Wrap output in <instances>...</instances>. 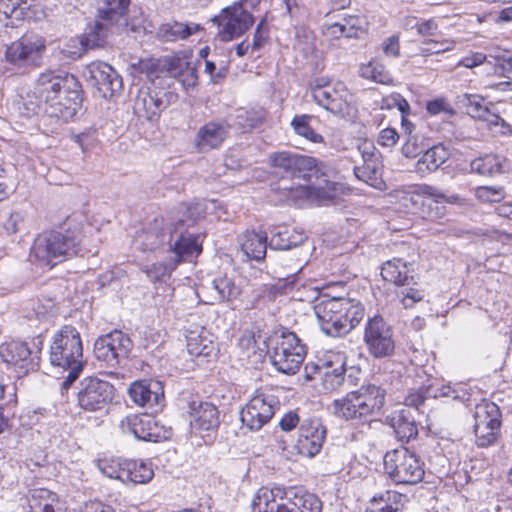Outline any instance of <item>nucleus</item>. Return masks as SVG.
<instances>
[{"label": "nucleus", "mask_w": 512, "mask_h": 512, "mask_svg": "<svg viewBox=\"0 0 512 512\" xmlns=\"http://www.w3.org/2000/svg\"><path fill=\"white\" fill-rule=\"evenodd\" d=\"M248 0H238L222 9L212 21L218 26V37L221 41L229 42L244 35L254 24L253 15L246 10Z\"/></svg>", "instance_id": "nucleus-13"}, {"label": "nucleus", "mask_w": 512, "mask_h": 512, "mask_svg": "<svg viewBox=\"0 0 512 512\" xmlns=\"http://www.w3.org/2000/svg\"><path fill=\"white\" fill-rule=\"evenodd\" d=\"M239 244L245 260L261 261L266 255L267 234L262 231H245L239 237Z\"/></svg>", "instance_id": "nucleus-30"}, {"label": "nucleus", "mask_w": 512, "mask_h": 512, "mask_svg": "<svg viewBox=\"0 0 512 512\" xmlns=\"http://www.w3.org/2000/svg\"><path fill=\"white\" fill-rule=\"evenodd\" d=\"M72 139L79 145L83 153L90 151L98 144L97 131L95 129H88L74 135Z\"/></svg>", "instance_id": "nucleus-52"}, {"label": "nucleus", "mask_w": 512, "mask_h": 512, "mask_svg": "<svg viewBox=\"0 0 512 512\" xmlns=\"http://www.w3.org/2000/svg\"><path fill=\"white\" fill-rule=\"evenodd\" d=\"M311 119L312 117L306 114L296 115L292 119L291 125L297 135L302 136L313 143H320L323 141V137L316 133L310 126L309 121Z\"/></svg>", "instance_id": "nucleus-47"}, {"label": "nucleus", "mask_w": 512, "mask_h": 512, "mask_svg": "<svg viewBox=\"0 0 512 512\" xmlns=\"http://www.w3.org/2000/svg\"><path fill=\"white\" fill-rule=\"evenodd\" d=\"M487 61V56L482 52H471L467 56L463 57L459 62L457 63L458 67H465V68H475L477 66H480L484 64Z\"/></svg>", "instance_id": "nucleus-63"}, {"label": "nucleus", "mask_w": 512, "mask_h": 512, "mask_svg": "<svg viewBox=\"0 0 512 512\" xmlns=\"http://www.w3.org/2000/svg\"><path fill=\"white\" fill-rule=\"evenodd\" d=\"M478 199L485 202H498L504 197V190L502 187L481 186L476 190Z\"/></svg>", "instance_id": "nucleus-57"}, {"label": "nucleus", "mask_w": 512, "mask_h": 512, "mask_svg": "<svg viewBox=\"0 0 512 512\" xmlns=\"http://www.w3.org/2000/svg\"><path fill=\"white\" fill-rule=\"evenodd\" d=\"M46 50L45 39L37 34H26L6 46L4 62L6 68L25 74L39 67Z\"/></svg>", "instance_id": "nucleus-8"}, {"label": "nucleus", "mask_w": 512, "mask_h": 512, "mask_svg": "<svg viewBox=\"0 0 512 512\" xmlns=\"http://www.w3.org/2000/svg\"><path fill=\"white\" fill-rule=\"evenodd\" d=\"M28 9L25 0H0V21L5 26L17 27L26 17Z\"/></svg>", "instance_id": "nucleus-37"}, {"label": "nucleus", "mask_w": 512, "mask_h": 512, "mask_svg": "<svg viewBox=\"0 0 512 512\" xmlns=\"http://www.w3.org/2000/svg\"><path fill=\"white\" fill-rule=\"evenodd\" d=\"M24 219L25 215L22 211H12L3 221L2 227L8 235L16 234L20 231Z\"/></svg>", "instance_id": "nucleus-54"}, {"label": "nucleus", "mask_w": 512, "mask_h": 512, "mask_svg": "<svg viewBox=\"0 0 512 512\" xmlns=\"http://www.w3.org/2000/svg\"><path fill=\"white\" fill-rule=\"evenodd\" d=\"M154 472L150 463L137 460H126V483L145 484L153 478Z\"/></svg>", "instance_id": "nucleus-43"}, {"label": "nucleus", "mask_w": 512, "mask_h": 512, "mask_svg": "<svg viewBox=\"0 0 512 512\" xmlns=\"http://www.w3.org/2000/svg\"><path fill=\"white\" fill-rule=\"evenodd\" d=\"M85 76L102 98H112L122 89V78L109 64L94 61L87 65Z\"/></svg>", "instance_id": "nucleus-22"}, {"label": "nucleus", "mask_w": 512, "mask_h": 512, "mask_svg": "<svg viewBox=\"0 0 512 512\" xmlns=\"http://www.w3.org/2000/svg\"><path fill=\"white\" fill-rule=\"evenodd\" d=\"M132 346L133 343L126 334L114 330L95 341L94 354L98 360L114 367L128 358Z\"/></svg>", "instance_id": "nucleus-17"}, {"label": "nucleus", "mask_w": 512, "mask_h": 512, "mask_svg": "<svg viewBox=\"0 0 512 512\" xmlns=\"http://www.w3.org/2000/svg\"><path fill=\"white\" fill-rule=\"evenodd\" d=\"M385 401V391L375 385H362L355 391L333 401L334 414L345 420L366 419L380 412Z\"/></svg>", "instance_id": "nucleus-7"}, {"label": "nucleus", "mask_w": 512, "mask_h": 512, "mask_svg": "<svg viewBox=\"0 0 512 512\" xmlns=\"http://www.w3.org/2000/svg\"><path fill=\"white\" fill-rule=\"evenodd\" d=\"M364 164L354 168L355 176L374 188H380L382 184L380 170L378 168L377 157L374 153H368L366 150L362 151Z\"/></svg>", "instance_id": "nucleus-36"}, {"label": "nucleus", "mask_w": 512, "mask_h": 512, "mask_svg": "<svg viewBox=\"0 0 512 512\" xmlns=\"http://www.w3.org/2000/svg\"><path fill=\"white\" fill-rule=\"evenodd\" d=\"M269 38V31L266 27V19L263 18L258 23L254 35H253V42L251 44L252 51H258L261 49L265 43L267 42Z\"/></svg>", "instance_id": "nucleus-59"}, {"label": "nucleus", "mask_w": 512, "mask_h": 512, "mask_svg": "<svg viewBox=\"0 0 512 512\" xmlns=\"http://www.w3.org/2000/svg\"><path fill=\"white\" fill-rule=\"evenodd\" d=\"M202 251L201 245L197 241V237L193 234L183 233L179 239L175 242L172 247L174 261H177V265L181 260H186L191 257L198 256Z\"/></svg>", "instance_id": "nucleus-40"}, {"label": "nucleus", "mask_w": 512, "mask_h": 512, "mask_svg": "<svg viewBox=\"0 0 512 512\" xmlns=\"http://www.w3.org/2000/svg\"><path fill=\"white\" fill-rule=\"evenodd\" d=\"M407 496L396 491L375 495L366 512H402Z\"/></svg>", "instance_id": "nucleus-34"}, {"label": "nucleus", "mask_w": 512, "mask_h": 512, "mask_svg": "<svg viewBox=\"0 0 512 512\" xmlns=\"http://www.w3.org/2000/svg\"><path fill=\"white\" fill-rule=\"evenodd\" d=\"M325 437L326 428L319 419L305 420L299 429V453L307 457L315 456L321 450Z\"/></svg>", "instance_id": "nucleus-24"}, {"label": "nucleus", "mask_w": 512, "mask_h": 512, "mask_svg": "<svg viewBox=\"0 0 512 512\" xmlns=\"http://www.w3.org/2000/svg\"><path fill=\"white\" fill-rule=\"evenodd\" d=\"M56 494L45 488H36L29 491L28 502L31 510L38 509L42 503L49 502Z\"/></svg>", "instance_id": "nucleus-55"}, {"label": "nucleus", "mask_w": 512, "mask_h": 512, "mask_svg": "<svg viewBox=\"0 0 512 512\" xmlns=\"http://www.w3.org/2000/svg\"><path fill=\"white\" fill-rule=\"evenodd\" d=\"M313 100L321 107L340 117H349L356 111L354 95L341 82L317 78L310 86Z\"/></svg>", "instance_id": "nucleus-9"}, {"label": "nucleus", "mask_w": 512, "mask_h": 512, "mask_svg": "<svg viewBox=\"0 0 512 512\" xmlns=\"http://www.w3.org/2000/svg\"><path fill=\"white\" fill-rule=\"evenodd\" d=\"M168 72L186 89L194 88L197 84V67L185 56H174L168 61Z\"/></svg>", "instance_id": "nucleus-31"}, {"label": "nucleus", "mask_w": 512, "mask_h": 512, "mask_svg": "<svg viewBox=\"0 0 512 512\" xmlns=\"http://www.w3.org/2000/svg\"><path fill=\"white\" fill-rule=\"evenodd\" d=\"M391 426L399 440L410 441L418 434L414 418L408 409H402L391 417Z\"/></svg>", "instance_id": "nucleus-38"}, {"label": "nucleus", "mask_w": 512, "mask_h": 512, "mask_svg": "<svg viewBox=\"0 0 512 512\" xmlns=\"http://www.w3.org/2000/svg\"><path fill=\"white\" fill-rule=\"evenodd\" d=\"M108 23L98 17L94 26L85 33L83 44L90 48L102 46L107 36Z\"/></svg>", "instance_id": "nucleus-48"}, {"label": "nucleus", "mask_w": 512, "mask_h": 512, "mask_svg": "<svg viewBox=\"0 0 512 512\" xmlns=\"http://www.w3.org/2000/svg\"><path fill=\"white\" fill-rule=\"evenodd\" d=\"M177 267V261L172 258L167 262H156L142 267V271L151 281H166Z\"/></svg>", "instance_id": "nucleus-45"}, {"label": "nucleus", "mask_w": 512, "mask_h": 512, "mask_svg": "<svg viewBox=\"0 0 512 512\" xmlns=\"http://www.w3.org/2000/svg\"><path fill=\"white\" fill-rule=\"evenodd\" d=\"M119 427L122 433L143 441L161 442L171 435L170 429L160 425L151 414L128 415L120 421Z\"/></svg>", "instance_id": "nucleus-16"}, {"label": "nucleus", "mask_w": 512, "mask_h": 512, "mask_svg": "<svg viewBox=\"0 0 512 512\" xmlns=\"http://www.w3.org/2000/svg\"><path fill=\"white\" fill-rule=\"evenodd\" d=\"M253 512H321L322 502L312 493L262 487L252 501Z\"/></svg>", "instance_id": "nucleus-4"}, {"label": "nucleus", "mask_w": 512, "mask_h": 512, "mask_svg": "<svg viewBox=\"0 0 512 512\" xmlns=\"http://www.w3.org/2000/svg\"><path fill=\"white\" fill-rule=\"evenodd\" d=\"M210 292V302H231L239 298L242 287L236 282V278L227 274L214 278L209 286L203 285L201 291Z\"/></svg>", "instance_id": "nucleus-26"}, {"label": "nucleus", "mask_w": 512, "mask_h": 512, "mask_svg": "<svg viewBox=\"0 0 512 512\" xmlns=\"http://www.w3.org/2000/svg\"><path fill=\"white\" fill-rule=\"evenodd\" d=\"M132 401L141 407L150 409L161 407L164 400V390L160 381H136L128 390Z\"/></svg>", "instance_id": "nucleus-25"}, {"label": "nucleus", "mask_w": 512, "mask_h": 512, "mask_svg": "<svg viewBox=\"0 0 512 512\" xmlns=\"http://www.w3.org/2000/svg\"><path fill=\"white\" fill-rule=\"evenodd\" d=\"M177 99L176 93L164 89H140L135 97L133 110L137 117L154 121Z\"/></svg>", "instance_id": "nucleus-19"}, {"label": "nucleus", "mask_w": 512, "mask_h": 512, "mask_svg": "<svg viewBox=\"0 0 512 512\" xmlns=\"http://www.w3.org/2000/svg\"><path fill=\"white\" fill-rule=\"evenodd\" d=\"M505 159L496 154H485L470 163L472 172L482 176H494L503 171V163Z\"/></svg>", "instance_id": "nucleus-41"}, {"label": "nucleus", "mask_w": 512, "mask_h": 512, "mask_svg": "<svg viewBox=\"0 0 512 512\" xmlns=\"http://www.w3.org/2000/svg\"><path fill=\"white\" fill-rule=\"evenodd\" d=\"M50 362L54 366L68 370L62 383L67 389L83 370V347L79 332L71 325L63 326L54 336L50 346Z\"/></svg>", "instance_id": "nucleus-6"}, {"label": "nucleus", "mask_w": 512, "mask_h": 512, "mask_svg": "<svg viewBox=\"0 0 512 512\" xmlns=\"http://www.w3.org/2000/svg\"><path fill=\"white\" fill-rule=\"evenodd\" d=\"M288 236H289V230L286 228L274 233L270 238V242H269L270 248L275 249V250L290 249Z\"/></svg>", "instance_id": "nucleus-62"}, {"label": "nucleus", "mask_w": 512, "mask_h": 512, "mask_svg": "<svg viewBox=\"0 0 512 512\" xmlns=\"http://www.w3.org/2000/svg\"><path fill=\"white\" fill-rule=\"evenodd\" d=\"M275 397L260 392L254 395L240 411V420L251 431H259L272 419L277 404Z\"/></svg>", "instance_id": "nucleus-20"}, {"label": "nucleus", "mask_w": 512, "mask_h": 512, "mask_svg": "<svg viewBox=\"0 0 512 512\" xmlns=\"http://www.w3.org/2000/svg\"><path fill=\"white\" fill-rule=\"evenodd\" d=\"M130 0H97L98 17L110 23L117 22L124 16Z\"/></svg>", "instance_id": "nucleus-44"}, {"label": "nucleus", "mask_w": 512, "mask_h": 512, "mask_svg": "<svg viewBox=\"0 0 512 512\" xmlns=\"http://www.w3.org/2000/svg\"><path fill=\"white\" fill-rule=\"evenodd\" d=\"M98 467L100 471L111 479H118L123 483H126V460L120 462L118 460H101L99 461Z\"/></svg>", "instance_id": "nucleus-49"}, {"label": "nucleus", "mask_w": 512, "mask_h": 512, "mask_svg": "<svg viewBox=\"0 0 512 512\" xmlns=\"http://www.w3.org/2000/svg\"><path fill=\"white\" fill-rule=\"evenodd\" d=\"M314 311L321 330L332 337L346 335L364 317L362 304L344 297L323 299L315 305Z\"/></svg>", "instance_id": "nucleus-3"}, {"label": "nucleus", "mask_w": 512, "mask_h": 512, "mask_svg": "<svg viewBox=\"0 0 512 512\" xmlns=\"http://www.w3.org/2000/svg\"><path fill=\"white\" fill-rule=\"evenodd\" d=\"M413 272V264L403 261L401 258L388 260L381 268V276L383 280L391 282L398 287L413 284Z\"/></svg>", "instance_id": "nucleus-29"}, {"label": "nucleus", "mask_w": 512, "mask_h": 512, "mask_svg": "<svg viewBox=\"0 0 512 512\" xmlns=\"http://www.w3.org/2000/svg\"><path fill=\"white\" fill-rule=\"evenodd\" d=\"M426 393L429 397H451L454 400H466L467 392L461 386H451L439 383H432L426 387Z\"/></svg>", "instance_id": "nucleus-46"}, {"label": "nucleus", "mask_w": 512, "mask_h": 512, "mask_svg": "<svg viewBox=\"0 0 512 512\" xmlns=\"http://www.w3.org/2000/svg\"><path fill=\"white\" fill-rule=\"evenodd\" d=\"M346 38H358L367 30L368 22L364 16L349 15L343 19Z\"/></svg>", "instance_id": "nucleus-50"}, {"label": "nucleus", "mask_w": 512, "mask_h": 512, "mask_svg": "<svg viewBox=\"0 0 512 512\" xmlns=\"http://www.w3.org/2000/svg\"><path fill=\"white\" fill-rule=\"evenodd\" d=\"M32 93L48 117L62 122L72 119L81 103V85L76 77L66 72L48 70L41 73Z\"/></svg>", "instance_id": "nucleus-2"}, {"label": "nucleus", "mask_w": 512, "mask_h": 512, "mask_svg": "<svg viewBox=\"0 0 512 512\" xmlns=\"http://www.w3.org/2000/svg\"><path fill=\"white\" fill-rule=\"evenodd\" d=\"M346 356L340 351H326L316 364L321 384L326 391H336L352 384L345 376Z\"/></svg>", "instance_id": "nucleus-15"}, {"label": "nucleus", "mask_w": 512, "mask_h": 512, "mask_svg": "<svg viewBox=\"0 0 512 512\" xmlns=\"http://www.w3.org/2000/svg\"><path fill=\"white\" fill-rule=\"evenodd\" d=\"M229 126L222 122H208L199 128L195 145L199 152H207L219 147L226 139Z\"/></svg>", "instance_id": "nucleus-27"}, {"label": "nucleus", "mask_w": 512, "mask_h": 512, "mask_svg": "<svg viewBox=\"0 0 512 512\" xmlns=\"http://www.w3.org/2000/svg\"><path fill=\"white\" fill-rule=\"evenodd\" d=\"M199 29L200 26L198 24L174 21L162 24L159 27L158 35L164 41L175 42L188 38Z\"/></svg>", "instance_id": "nucleus-39"}, {"label": "nucleus", "mask_w": 512, "mask_h": 512, "mask_svg": "<svg viewBox=\"0 0 512 512\" xmlns=\"http://www.w3.org/2000/svg\"><path fill=\"white\" fill-rule=\"evenodd\" d=\"M500 410L493 402H483L475 407L474 433L479 447L494 444L500 430Z\"/></svg>", "instance_id": "nucleus-18"}, {"label": "nucleus", "mask_w": 512, "mask_h": 512, "mask_svg": "<svg viewBox=\"0 0 512 512\" xmlns=\"http://www.w3.org/2000/svg\"><path fill=\"white\" fill-rule=\"evenodd\" d=\"M114 394V386L108 381L96 377L85 378L78 392V405L85 411L103 412L112 402Z\"/></svg>", "instance_id": "nucleus-14"}, {"label": "nucleus", "mask_w": 512, "mask_h": 512, "mask_svg": "<svg viewBox=\"0 0 512 512\" xmlns=\"http://www.w3.org/2000/svg\"><path fill=\"white\" fill-rule=\"evenodd\" d=\"M426 110L431 116H436L442 113L451 116L455 113L450 103L444 98H437L428 101L426 104Z\"/></svg>", "instance_id": "nucleus-56"}, {"label": "nucleus", "mask_w": 512, "mask_h": 512, "mask_svg": "<svg viewBox=\"0 0 512 512\" xmlns=\"http://www.w3.org/2000/svg\"><path fill=\"white\" fill-rule=\"evenodd\" d=\"M495 73L512 80V56L502 55L495 58Z\"/></svg>", "instance_id": "nucleus-61"}, {"label": "nucleus", "mask_w": 512, "mask_h": 512, "mask_svg": "<svg viewBox=\"0 0 512 512\" xmlns=\"http://www.w3.org/2000/svg\"><path fill=\"white\" fill-rule=\"evenodd\" d=\"M467 101V112L473 118L486 121L491 127L501 126L500 132L503 134L510 131V126L503 118L500 117L498 111H496V106L493 103L485 105L483 103V98L475 95L468 96Z\"/></svg>", "instance_id": "nucleus-28"}, {"label": "nucleus", "mask_w": 512, "mask_h": 512, "mask_svg": "<svg viewBox=\"0 0 512 512\" xmlns=\"http://www.w3.org/2000/svg\"><path fill=\"white\" fill-rule=\"evenodd\" d=\"M449 157L450 152L443 144L434 145L420 155L415 164V170L423 177L440 168Z\"/></svg>", "instance_id": "nucleus-32"}, {"label": "nucleus", "mask_w": 512, "mask_h": 512, "mask_svg": "<svg viewBox=\"0 0 512 512\" xmlns=\"http://www.w3.org/2000/svg\"><path fill=\"white\" fill-rule=\"evenodd\" d=\"M189 424L197 433L213 432L219 426V412L210 402L193 400L188 405Z\"/></svg>", "instance_id": "nucleus-23"}, {"label": "nucleus", "mask_w": 512, "mask_h": 512, "mask_svg": "<svg viewBox=\"0 0 512 512\" xmlns=\"http://www.w3.org/2000/svg\"><path fill=\"white\" fill-rule=\"evenodd\" d=\"M456 197H448L442 190L437 187L423 184L416 190L406 193L403 196V204L411 210V212L423 219L436 221L442 219L446 213L444 203H453Z\"/></svg>", "instance_id": "nucleus-10"}, {"label": "nucleus", "mask_w": 512, "mask_h": 512, "mask_svg": "<svg viewBox=\"0 0 512 512\" xmlns=\"http://www.w3.org/2000/svg\"><path fill=\"white\" fill-rule=\"evenodd\" d=\"M359 76L363 79L383 84H393V78L385 66L376 59H371L368 63L359 67Z\"/></svg>", "instance_id": "nucleus-42"}, {"label": "nucleus", "mask_w": 512, "mask_h": 512, "mask_svg": "<svg viewBox=\"0 0 512 512\" xmlns=\"http://www.w3.org/2000/svg\"><path fill=\"white\" fill-rule=\"evenodd\" d=\"M270 159L284 174L275 190L294 205L304 201L322 205L335 196V183L319 178L315 158L283 151L272 154Z\"/></svg>", "instance_id": "nucleus-1"}, {"label": "nucleus", "mask_w": 512, "mask_h": 512, "mask_svg": "<svg viewBox=\"0 0 512 512\" xmlns=\"http://www.w3.org/2000/svg\"><path fill=\"white\" fill-rule=\"evenodd\" d=\"M142 243V249L145 250H154L158 246H160L164 241V235L157 234L153 232H143L138 236L136 242Z\"/></svg>", "instance_id": "nucleus-60"}, {"label": "nucleus", "mask_w": 512, "mask_h": 512, "mask_svg": "<svg viewBox=\"0 0 512 512\" xmlns=\"http://www.w3.org/2000/svg\"><path fill=\"white\" fill-rule=\"evenodd\" d=\"M385 473L398 484H417L422 481L425 471L420 458L405 447L386 452Z\"/></svg>", "instance_id": "nucleus-12"}, {"label": "nucleus", "mask_w": 512, "mask_h": 512, "mask_svg": "<svg viewBox=\"0 0 512 512\" xmlns=\"http://www.w3.org/2000/svg\"><path fill=\"white\" fill-rule=\"evenodd\" d=\"M187 347L191 354L202 355L207 354L206 352V338L196 331H190L186 335Z\"/></svg>", "instance_id": "nucleus-53"}, {"label": "nucleus", "mask_w": 512, "mask_h": 512, "mask_svg": "<svg viewBox=\"0 0 512 512\" xmlns=\"http://www.w3.org/2000/svg\"><path fill=\"white\" fill-rule=\"evenodd\" d=\"M416 20L415 17L406 18V25L411 27H416L417 32L421 36H433L436 34L438 30V24L434 19L425 20L421 23H416L413 25V22Z\"/></svg>", "instance_id": "nucleus-58"}, {"label": "nucleus", "mask_w": 512, "mask_h": 512, "mask_svg": "<svg viewBox=\"0 0 512 512\" xmlns=\"http://www.w3.org/2000/svg\"><path fill=\"white\" fill-rule=\"evenodd\" d=\"M396 295L405 308H411L424 299V292L410 285L399 286Z\"/></svg>", "instance_id": "nucleus-51"}, {"label": "nucleus", "mask_w": 512, "mask_h": 512, "mask_svg": "<svg viewBox=\"0 0 512 512\" xmlns=\"http://www.w3.org/2000/svg\"><path fill=\"white\" fill-rule=\"evenodd\" d=\"M238 347L248 359L257 363L264 357L267 345L260 334L253 330H244L238 340Z\"/></svg>", "instance_id": "nucleus-35"}, {"label": "nucleus", "mask_w": 512, "mask_h": 512, "mask_svg": "<svg viewBox=\"0 0 512 512\" xmlns=\"http://www.w3.org/2000/svg\"><path fill=\"white\" fill-rule=\"evenodd\" d=\"M79 234L67 230L46 231L39 234L31 247L30 256L40 265L53 266L81 254Z\"/></svg>", "instance_id": "nucleus-5"}, {"label": "nucleus", "mask_w": 512, "mask_h": 512, "mask_svg": "<svg viewBox=\"0 0 512 512\" xmlns=\"http://www.w3.org/2000/svg\"><path fill=\"white\" fill-rule=\"evenodd\" d=\"M31 351L27 343L10 341L0 346V358L7 364L25 368L30 363Z\"/></svg>", "instance_id": "nucleus-33"}, {"label": "nucleus", "mask_w": 512, "mask_h": 512, "mask_svg": "<svg viewBox=\"0 0 512 512\" xmlns=\"http://www.w3.org/2000/svg\"><path fill=\"white\" fill-rule=\"evenodd\" d=\"M74 512H114V509L101 501H88L75 509Z\"/></svg>", "instance_id": "nucleus-64"}, {"label": "nucleus", "mask_w": 512, "mask_h": 512, "mask_svg": "<svg viewBox=\"0 0 512 512\" xmlns=\"http://www.w3.org/2000/svg\"><path fill=\"white\" fill-rule=\"evenodd\" d=\"M271 342L273 344L270 352L272 365L281 373H296L306 355L305 345L298 336L284 329L280 334H276Z\"/></svg>", "instance_id": "nucleus-11"}, {"label": "nucleus", "mask_w": 512, "mask_h": 512, "mask_svg": "<svg viewBox=\"0 0 512 512\" xmlns=\"http://www.w3.org/2000/svg\"><path fill=\"white\" fill-rule=\"evenodd\" d=\"M364 341L369 353L376 358L390 356L395 348L391 328L378 315L368 320L365 326Z\"/></svg>", "instance_id": "nucleus-21"}]
</instances>
